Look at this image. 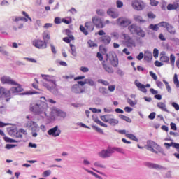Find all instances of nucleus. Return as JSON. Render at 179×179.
<instances>
[{"mask_svg":"<svg viewBox=\"0 0 179 179\" xmlns=\"http://www.w3.org/2000/svg\"><path fill=\"white\" fill-rule=\"evenodd\" d=\"M30 110L36 114V115H39L41 118L44 119L48 118V115L47 114V110H48V105L45 101H40L35 105H31Z\"/></svg>","mask_w":179,"mask_h":179,"instance_id":"nucleus-1","label":"nucleus"},{"mask_svg":"<svg viewBox=\"0 0 179 179\" xmlns=\"http://www.w3.org/2000/svg\"><path fill=\"white\" fill-rule=\"evenodd\" d=\"M41 76L44 81H41L42 86L45 87L49 92L52 93H55L57 92V80L55 79V76L52 75H45L41 74ZM48 82V83H46Z\"/></svg>","mask_w":179,"mask_h":179,"instance_id":"nucleus-2","label":"nucleus"},{"mask_svg":"<svg viewBox=\"0 0 179 179\" xmlns=\"http://www.w3.org/2000/svg\"><path fill=\"white\" fill-rule=\"evenodd\" d=\"M20 92H23V88L20 85H18L17 87H13L8 91L2 86H0V96H4V97H6V101H9L12 96H16V94H17V93H20Z\"/></svg>","mask_w":179,"mask_h":179,"instance_id":"nucleus-3","label":"nucleus"},{"mask_svg":"<svg viewBox=\"0 0 179 179\" xmlns=\"http://www.w3.org/2000/svg\"><path fill=\"white\" fill-rule=\"evenodd\" d=\"M120 39L123 45H125L128 48H132L133 47H136V43L132 37L129 34L124 32L120 34Z\"/></svg>","mask_w":179,"mask_h":179,"instance_id":"nucleus-4","label":"nucleus"},{"mask_svg":"<svg viewBox=\"0 0 179 179\" xmlns=\"http://www.w3.org/2000/svg\"><path fill=\"white\" fill-rule=\"evenodd\" d=\"M160 61L162 62H166L168 64L171 62L172 66H174V64L176 62V56L171 54L170 57H169L167 55H166V52H162L160 54Z\"/></svg>","mask_w":179,"mask_h":179,"instance_id":"nucleus-5","label":"nucleus"},{"mask_svg":"<svg viewBox=\"0 0 179 179\" xmlns=\"http://www.w3.org/2000/svg\"><path fill=\"white\" fill-rule=\"evenodd\" d=\"M113 153H114V150L111 149V148H108L107 149L99 151L98 152V156L101 159H107L111 157Z\"/></svg>","mask_w":179,"mask_h":179,"instance_id":"nucleus-6","label":"nucleus"},{"mask_svg":"<svg viewBox=\"0 0 179 179\" xmlns=\"http://www.w3.org/2000/svg\"><path fill=\"white\" fill-rule=\"evenodd\" d=\"M51 115L53 118H57L59 117L60 118H66V113L61 110L57 108H52L51 111Z\"/></svg>","mask_w":179,"mask_h":179,"instance_id":"nucleus-7","label":"nucleus"},{"mask_svg":"<svg viewBox=\"0 0 179 179\" xmlns=\"http://www.w3.org/2000/svg\"><path fill=\"white\" fill-rule=\"evenodd\" d=\"M0 80L3 85H11L12 86H17H17H20L16 81L13 80L12 78L8 76H3L1 78Z\"/></svg>","mask_w":179,"mask_h":179,"instance_id":"nucleus-8","label":"nucleus"},{"mask_svg":"<svg viewBox=\"0 0 179 179\" xmlns=\"http://www.w3.org/2000/svg\"><path fill=\"white\" fill-rule=\"evenodd\" d=\"M132 7L135 10H143L145 9V3L142 0H134L132 1Z\"/></svg>","mask_w":179,"mask_h":179,"instance_id":"nucleus-9","label":"nucleus"},{"mask_svg":"<svg viewBox=\"0 0 179 179\" xmlns=\"http://www.w3.org/2000/svg\"><path fill=\"white\" fill-rule=\"evenodd\" d=\"M158 26H159V27H164V29H166L168 33L170 34H176V29H174L173 25L170 24L169 22H162L159 23Z\"/></svg>","mask_w":179,"mask_h":179,"instance_id":"nucleus-10","label":"nucleus"},{"mask_svg":"<svg viewBox=\"0 0 179 179\" xmlns=\"http://www.w3.org/2000/svg\"><path fill=\"white\" fill-rule=\"evenodd\" d=\"M61 129L57 125L48 131V135L52 136L53 138H57L61 135Z\"/></svg>","mask_w":179,"mask_h":179,"instance_id":"nucleus-11","label":"nucleus"},{"mask_svg":"<svg viewBox=\"0 0 179 179\" xmlns=\"http://www.w3.org/2000/svg\"><path fill=\"white\" fill-rule=\"evenodd\" d=\"M117 23L121 27H127V26L132 23V20L129 18L122 17L117 20Z\"/></svg>","mask_w":179,"mask_h":179,"instance_id":"nucleus-12","label":"nucleus"},{"mask_svg":"<svg viewBox=\"0 0 179 179\" xmlns=\"http://www.w3.org/2000/svg\"><path fill=\"white\" fill-rule=\"evenodd\" d=\"M32 45L36 48H39V50H44V48H47V43L44 42V41L35 39L32 41Z\"/></svg>","mask_w":179,"mask_h":179,"instance_id":"nucleus-13","label":"nucleus"},{"mask_svg":"<svg viewBox=\"0 0 179 179\" xmlns=\"http://www.w3.org/2000/svg\"><path fill=\"white\" fill-rule=\"evenodd\" d=\"M145 166L149 169H155V170H161V169L166 170V168L163 167L162 166L152 162H145Z\"/></svg>","mask_w":179,"mask_h":179,"instance_id":"nucleus-14","label":"nucleus"},{"mask_svg":"<svg viewBox=\"0 0 179 179\" xmlns=\"http://www.w3.org/2000/svg\"><path fill=\"white\" fill-rule=\"evenodd\" d=\"M92 22L94 24H95L96 27H98L99 29H103L104 27V24H103V21H101V19L94 17H92Z\"/></svg>","mask_w":179,"mask_h":179,"instance_id":"nucleus-15","label":"nucleus"},{"mask_svg":"<svg viewBox=\"0 0 179 179\" xmlns=\"http://www.w3.org/2000/svg\"><path fill=\"white\" fill-rule=\"evenodd\" d=\"M27 127L30 128L31 131H38V124L36 122L29 121L27 123Z\"/></svg>","mask_w":179,"mask_h":179,"instance_id":"nucleus-16","label":"nucleus"},{"mask_svg":"<svg viewBox=\"0 0 179 179\" xmlns=\"http://www.w3.org/2000/svg\"><path fill=\"white\" fill-rule=\"evenodd\" d=\"M141 27L137 26L136 24H132L128 27V30L131 34H136Z\"/></svg>","mask_w":179,"mask_h":179,"instance_id":"nucleus-17","label":"nucleus"},{"mask_svg":"<svg viewBox=\"0 0 179 179\" xmlns=\"http://www.w3.org/2000/svg\"><path fill=\"white\" fill-rule=\"evenodd\" d=\"M107 15L112 17V19H117L118 16L120 15L118 14V12H117L115 9L110 8L107 10Z\"/></svg>","mask_w":179,"mask_h":179,"instance_id":"nucleus-18","label":"nucleus"},{"mask_svg":"<svg viewBox=\"0 0 179 179\" xmlns=\"http://www.w3.org/2000/svg\"><path fill=\"white\" fill-rule=\"evenodd\" d=\"M71 90L73 93L76 94L83 93L85 92V90H82V88H80V87L78 84H75L74 85H73Z\"/></svg>","mask_w":179,"mask_h":179,"instance_id":"nucleus-19","label":"nucleus"},{"mask_svg":"<svg viewBox=\"0 0 179 179\" xmlns=\"http://www.w3.org/2000/svg\"><path fill=\"white\" fill-rule=\"evenodd\" d=\"M153 58V54H152V52L147 50L144 53V59L145 61H147V62H150L152 61V59Z\"/></svg>","mask_w":179,"mask_h":179,"instance_id":"nucleus-20","label":"nucleus"},{"mask_svg":"<svg viewBox=\"0 0 179 179\" xmlns=\"http://www.w3.org/2000/svg\"><path fill=\"white\" fill-rule=\"evenodd\" d=\"M101 41L106 45L111 43V37L108 35L101 37Z\"/></svg>","mask_w":179,"mask_h":179,"instance_id":"nucleus-21","label":"nucleus"},{"mask_svg":"<svg viewBox=\"0 0 179 179\" xmlns=\"http://www.w3.org/2000/svg\"><path fill=\"white\" fill-rule=\"evenodd\" d=\"M179 5L177 3H174L173 4H168L166 9L167 10H176V9H178Z\"/></svg>","mask_w":179,"mask_h":179,"instance_id":"nucleus-22","label":"nucleus"},{"mask_svg":"<svg viewBox=\"0 0 179 179\" xmlns=\"http://www.w3.org/2000/svg\"><path fill=\"white\" fill-rule=\"evenodd\" d=\"M86 85H89V86H92L94 87H96V86H97V83H96V81H94L93 79L89 78H86Z\"/></svg>","mask_w":179,"mask_h":179,"instance_id":"nucleus-23","label":"nucleus"},{"mask_svg":"<svg viewBox=\"0 0 179 179\" xmlns=\"http://www.w3.org/2000/svg\"><path fill=\"white\" fill-rule=\"evenodd\" d=\"M85 27L88 31H93L94 30V24L93 22H88L85 23Z\"/></svg>","mask_w":179,"mask_h":179,"instance_id":"nucleus-24","label":"nucleus"},{"mask_svg":"<svg viewBox=\"0 0 179 179\" xmlns=\"http://www.w3.org/2000/svg\"><path fill=\"white\" fill-rule=\"evenodd\" d=\"M108 124L112 127H115V125H118V124H120V121H118L117 119H114L113 117H110Z\"/></svg>","mask_w":179,"mask_h":179,"instance_id":"nucleus-25","label":"nucleus"},{"mask_svg":"<svg viewBox=\"0 0 179 179\" xmlns=\"http://www.w3.org/2000/svg\"><path fill=\"white\" fill-rule=\"evenodd\" d=\"M136 86H137V87L139 88V90H141V92H143V93H146V92H148V90H146L145 85L139 82L136 83Z\"/></svg>","mask_w":179,"mask_h":179,"instance_id":"nucleus-26","label":"nucleus"},{"mask_svg":"<svg viewBox=\"0 0 179 179\" xmlns=\"http://www.w3.org/2000/svg\"><path fill=\"white\" fill-rule=\"evenodd\" d=\"M102 66L103 69H105L108 72V73H114V69H113V67L106 64H103Z\"/></svg>","mask_w":179,"mask_h":179,"instance_id":"nucleus-27","label":"nucleus"},{"mask_svg":"<svg viewBox=\"0 0 179 179\" xmlns=\"http://www.w3.org/2000/svg\"><path fill=\"white\" fill-rule=\"evenodd\" d=\"M158 108H160L162 111H165L166 113H169V110H167V108H166V103L163 102H159L157 103Z\"/></svg>","mask_w":179,"mask_h":179,"instance_id":"nucleus-28","label":"nucleus"},{"mask_svg":"<svg viewBox=\"0 0 179 179\" xmlns=\"http://www.w3.org/2000/svg\"><path fill=\"white\" fill-rule=\"evenodd\" d=\"M110 117H113V115H102L100 118L103 122H109Z\"/></svg>","mask_w":179,"mask_h":179,"instance_id":"nucleus-29","label":"nucleus"},{"mask_svg":"<svg viewBox=\"0 0 179 179\" xmlns=\"http://www.w3.org/2000/svg\"><path fill=\"white\" fill-rule=\"evenodd\" d=\"M134 19L135 22H138V23H145V20L141 15H134Z\"/></svg>","mask_w":179,"mask_h":179,"instance_id":"nucleus-30","label":"nucleus"},{"mask_svg":"<svg viewBox=\"0 0 179 179\" xmlns=\"http://www.w3.org/2000/svg\"><path fill=\"white\" fill-rule=\"evenodd\" d=\"M99 92L103 96H107V94H108V91H107V88H106L104 87H99Z\"/></svg>","mask_w":179,"mask_h":179,"instance_id":"nucleus-31","label":"nucleus"},{"mask_svg":"<svg viewBox=\"0 0 179 179\" xmlns=\"http://www.w3.org/2000/svg\"><path fill=\"white\" fill-rule=\"evenodd\" d=\"M137 36H139V37H145L146 36V32H145V31H143V29H142L141 27L140 29H138V31H137V33L136 34Z\"/></svg>","mask_w":179,"mask_h":179,"instance_id":"nucleus-32","label":"nucleus"},{"mask_svg":"<svg viewBox=\"0 0 179 179\" xmlns=\"http://www.w3.org/2000/svg\"><path fill=\"white\" fill-rule=\"evenodd\" d=\"M159 27H160V26H159V24H151L149 25L148 29H150V30H153L154 31H157L159 30Z\"/></svg>","mask_w":179,"mask_h":179,"instance_id":"nucleus-33","label":"nucleus"},{"mask_svg":"<svg viewBox=\"0 0 179 179\" xmlns=\"http://www.w3.org/2000/svg\"><path fill=\"white\" fill-rule=\"evenodd\" d=\"M70 47L71 50V55L73 57H76V55H78V53L76 52V47L73 44H70Z\"/></svg>","mask_w":179,"mask_h":179,"instance_id":"nucleus-34","label":"nucleus"},{"mask_svg":"<svg viewBox=\"0 0 179 179\" xmlns=\"http://www.w3.org/2000/svg\"><path fill=\"white\" fill-rule=\"evenodd\" d=\"M156 143L153 141H148L147 142V149L149 150L150 148H155Z\"/></svg>","mask_w":179,"mask_h":179,"instance_id":"nucleus-35","label":"nucleus"},{"mask_svg":"<svg viewBox=\"0 0 179 179\" xmlns=\"http://www.w3.org/2000/svg\"><path fill=\"white\" fill-rule=\"evenodd\" d=\"M119 118H120V120H123L124 121H126V122H132V120H131V118L124 115H119Z\"/></svg>","mask_w":179,"mask_h":179,"instance_id":"nucleus-36","label":"nucleus"},{"mask_svg":"<svg viewBox=\"0 0 179 179\" xmlns=\"http://www.w3.org/2000/svg\"><path fill=\"white\" fill-rule=\"evenodd\" d=\"M126 137L129 138V139H131V141H135V142H138V138L132 134H126Z\"/></svg>","mask_w":179,"mask_h":179,"instance_id":"nucleus-37","label":"nucleus"},{"mask_svg":"<svg viewBox=\"0 0 179 179\" xmlns=\"http://www.w3.org/2000/svg\"><path fill=\"white\" fill-rule=\"evenodd\" d=\"M127 103L131 106V107H134V106H136L138 104V101L135 100L134 101H132L131 99H127Z\"/></svg>","mask_w":179,"mask_h":179,"instance_id":"nucleus-38","label":"nucleus"},{"mask_svg":"<svg viewBox=\"0 0 179 179\" xmlns=\"http://www.w3.org/2000/svg\"><path fill=\"white\" fill-rule=\"evenodd\" d=\"M6 47V46L5 45L0 46V52L3 54V55H9V53L8 52V51L5 50Z\"/></svg>","mask_w":179,"mask_h":179,"instance_id":"nucleus-39","label":"nucleus"},{"mask_svg":"<svg viewBox=\"0 0 179 179\" xmlns=\"http://www.w3.org/2000/svg\"><path fill=\"white\" fill-rule=\"evenodd\" d=\"M43 41L47 43V41H48V40H50V33L48 32H44L43 34Z\"/></svg>","mask_w":179,"mask_h":179,"instance_id":"nucleus-40","label":"nucleus"},{"mask_svg":"<svg viewBox=\"0 0 179 179\" xmlns=\"http://www.w3.org/2000/svg\"><path fill=\"white\" fill-rule=\"evenodd\" d=\"M11 132H15L16 138H22L23 136V134L20 131H16V129L10 130V134H11Z\"/></svg>","mask_w":179,"mask_h":179,"instance_id":"nucleus-41","label":"nucleus"},{"mask_svg":"<svg viewBox=\"0 0 179 179\" xmlns=\"http://www.w3.org/2000/svg\"><path fill=\"white\" fill-rule=\"evenodd\" d=\"M111 149L113 150V153H114V152H117L118 153H122V155H124L125 153L124 152L123 148H121L115 147V148H113Z\"/></svg>","mask_w":179,"mask_h":179,"instance_id":"nucleus-42","label":"nucleus"},{"mask_svg":"<svg viewBox=\"0 0 179 179\" xmlns=\"http://www.w3.org/2000/svg\"><path fill=\"white\" fill-rule=\"evenodd\" d=\"M173 83L174 85H176V87H179L178 76L177 74H174Z\"/></svg>","mask_w":179,"mask_h":179,"instance_id":"nucleus-43","label":"nucleus"},{"mask_svg":"<svg viewBox=\"0 0 179 179\" xmlns=\"http://www.w3.org/2000/svg\"><path fill=\"white\" fill-rule=\"evenodd\" d=\"M4 141L7 143H16V142H17V141H16L15 139H12V138H8V137H4Z\"/></svg>","mask_w":179,"mask_h":179,"instance_id":"nucleus-44","label":"nucleus"},{"mask_svg":"<svg viewBox=\"0 0 179 179\" xmlns=\"http://www.w3.org/2000/svg\"><path fill=\"white\" fill-rule=\"evenodd\" d=\"M98 83H101V85H103V86H109L110 85V83H108V81L104 80L103 79H99Z\"/></svg>","mask_w":179,"mask_h":179,"instance_id":"nucleus-45","label":"nucleus"},{"mask_svg":"<svg viewBox=\"0 0 179 179\" xmlns=\"http://www.w3.org/2000/svg\"><path fill=\"white\" fill-rule=\"evenodd\" d=\"M163 82L165 83L167 92L169 93H171V87H170V85H169V82L166 81L165 80H163Z\"/></svg>","mask_w":179,"mask_h":179,"instance_id":"nucleus-46","label":"nucleus"},{"mask_svg":"<svg viewBox=\"0 0 179 179\" xmlns=\"http://www.w3.org/2000/svg\"><path fill=\"white\" fill-rule=\"evenodd\" d=\"M80 31H82V33L85 34V36H87L89 34V32H87V31L86 30V28H85V27L82 25L80 26Z\"/></svg>","mask_w":179,"mask_h":179,"instance_id":"nucleus-47","label":"nucleus"},{"mask_svg":"<svg viewBox=\"0 0 179 179\" xmlns=\"http://www.w3.org/2000/svg\"><path fill=\"white\" fill-rule=\"evenodd\" d=\"M96 15H99V16H104L106 15V12L103 10L98 9L96 10Z\"/></svg>","mask_w":179,"mask_h":179,"instance_id":"nucleus-48","label":"nucleus"},{"mask_svg":"<svg viewBox=\"0 0 179 179\" xmlns=\"http://www.w3.org/2000/svg\"><path fill=\"white\" fill-rule=\"evenodd\" d=\"M94 166H95V167H100L101 169H106V166L101 164V163L99 162H94Z\"/></svg>","mask_w":179,"mask_h":179,"instance_id":"nucleus-49","label":"nucleus"},{"mask_svg":"<svg viewBox=\"0 0 179 179\" xmlns=\"http://www.w3.org/2000/svg\"><path fill=\"white\" fill-rule=\"evenodd\" d=\"M110 36H112V37H114L115 38H116V40H118L121 35H120V34H118V32H112V33H110Z\"/></svg>","mask_w":179,"mask_h":179,"instance_id":"nucleus-50","label":"nucleus"},{"mask_svg":"<svg viewBox=\"0 0 179 179\" xmlns=\"http://www.w3.org/2000/svg\"><path fill=\"white\" fill-rule=\"evenodd\" d=\"M1 6H9V5H10V3H9V1H8V0H3L1 3H0Z\"/></svg>","mask_w":179,"mask_h":179,"instance_id":"nucleus-51","label":"nucleus"},{"mask_svg":"<svg viewBox=\"0 0 179 179\" xmlns=\"http://www.w3.org/2000/svg\"><path fill=\"white\" fill-rule=\"evenodd\" d=\"M150 3L151 6H157L159 5V1L156 0H150Z\"/></svg>","mask_w":179,"mask_h":179,"instance_id":"nucleus-52","label":"nucleus"},{"mask_svg":"<svg viewBox=\"0 0 179 179\" xmlns=\"http://www.w3.org/2000/svg\"><path fill=\"white\" fill-rule=\"evenodd\" d=\"M66 34L69 36L71 40H75V37H73L72 34H71V31L69 29H66Z\"/></svg>","mask_w":179,"mask_h":179,"instance_id":"nucleus-53","label":"nucleus"},{"mask_svg":"<svg viewBox=\"0 0 179 179\" xmlns=\"http://www.w3.org/2000/svg\"><path fill=\"white\" fill-rule=\"evenodd\" d=\"M165 177H166V178H172V177H173V173L171 172V171H168L165 173Z\"/></svg>","mask_w":179,"mask_h":179,"instance_id":"nucleus-54","label":"nucleus"},{"mask_svg":"<svg viewBox=\"0 0 179 179\" xmlns=\"http://www.w3.org/2000/svg\"><path fill=\"white\" fill-rule=\"evenodd\" d=\"M92 128L95 129V131H97L99 134H104L103 129H101L100 127L97 126H92Z\"/></svg>","mask_w":179,"mask_h":179,"instance_id":"nucleus-55","label":"nucleus"},{"mask_svg":"<svg viewBox=\"0 0 179 179\" xmlns=\"http://www.w3.org/2000/svg\"><path fill=\"white\" fill-rule=\"evenodd\" d=\"M153 57L157 59L159 57V50L155 48L153 50Z\"/></svg>","mask_w":179,"mask_h":179,"instance_id":"nucleus-56","label":"nucleus"},{"mask_svg":"<svg viewBox=\"0 0 179 179\" xmlns=\"http://www.w3.org/2000/svg\"><path fill=\"white\" fill-rule=\"evenodd\" d=\"M24 59H26V61H28L29 62H33L34 64L37 63V60L33 59V58H29V57H24Z\"/></svg>","mask_w":179,"mask_h":179,"instance_id":"nucleus-57","label":"nucleus"},{"mask_svg":"<svg viewBox=\"0 0 179 179\" xmlns=\"http://www.w3.org/2000/svg\"><path fill=\"white\" fill-rule=\"evenodd\" d=\"M171 40L173 41V44H176V45H179V39L178 38H172Z\"/></svg>","mask_w":179,"mask_h":179,"instance_id":"nucleus-58","label":"nucleus"},{"mask_svg":"<svg viewBox=\"0 0 179 179\" xmlns=\"http://www.w3.org/2000/svg\"><path fill=\"white\" fill-rule=\"evenodd\" d=\"M150 76L154 80H157V76H156V73H155L153 71H150Z\"/></svg>","mask_w":179,"mask_h":179,"instance_id":"nucleus-59","label":"nucleus"},{"mask_svg":"<svg viewBox=\"0 0 179 179\" xmlns=\"http://www.w3.org/2000/svg\"><path fill=\"white\" fill-rule=\"evenodd\" d=\"M13 148H16V145H13V144H6V147H5V148H6V149H8V150H9V149H13Z\"/></svg>","mask_w":179,"mask_h":179,"instance_id":"nucleus-60","label":"nucleus"},{"mask_svg":"<svg viewBox=\"0 0 179 179\" xmlns=\"http://www.w3.org/2000/svg\"><path fill=\"white\" fill-rule=\"evenodd\" d=\"M89 47H97V44L94 43L92 40L88 41Z\"/></svg>","mask_w":179,"mask_h":179,"instance_id":"nucleus-61","label":"nucleus"},{"mask_svg":"<svg viewBox=\"0 0 179 179\" xmlns=\"http://www.w3.org/2000/svg\"><path fill=\"white\" fill-rule=\"evenodd\" d=\"M173 142L171 143H164V145L165 146L166 149H170V148H173Z\"/></svg>","mask_w":179,"mask_h":179,"instance_id":"nucleus-62","label":"nucleus"},{"mask_svg":"<svg viewBox=\"0 0 179 179\" xmlns=\"http://www.w3.org/2000/svg\"><path fill=\"white\" fill-rule=\"evenodd\" d=\"M43 174L44 177H48L49 176H51V171L50 170L45 171Z\"/></svg>","mask_w":179,"mask_h":179,"instance_id":"nucleus-63","label":"nucleus"},{"mask_svg":"<svg viewBox=\"0 0 179 179\" xmlns=\"http://www.w3.org/2000/svg\"><path fill=\"white\" fill-rule=\"evenodd\" d=\"M80 71H81V72L87 73L89 71V68L85 67V66H81L80 68Z\"/></svg>","mask_w":179,"mask_h":179,"instance_id":"nucleus-64","label":"nucleus"}]
</instances>
